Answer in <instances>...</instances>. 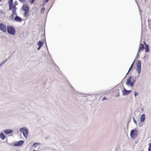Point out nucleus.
I'll list each match as a JSON object with an SVG mask.
<instances>
[{
    "label": "nucleus",
    "instance_id": "53",
    "mask_svg": "<svg viewBox=\"0 0 151 151\" xmlns=\"http://www.w3.org/2000/svg\"><path fill=\"white\" fill-rule=\"evenodd\" d=\"M43 93H42L41 94V95H42V94Z\"/></svg>",
    "mask_w": 151,
    "mask_h": 151
},
{
    "label": "nucleus",
    "instance_id": "41",
    "mask_svg": "<svg viewBox=\"0 0 151 151\" xmlns=\"http://www.w3.org/2000/svg\"><path fill=\"white\" fill-rule=\"evenodd\" d=\"M135 60H134L133 62V63H133V65H134V62H135Z\"/></svg>",
    "mask_w": 151,
    "mask_h": 151
},
{
    "label": "nucleus",
    "instance_id": "50",
    "mask_svg": "<svg viewBox=\"0 0 151 151\" xmlns=\"http://www.w3.org/2000/svg\"><path fill=\"white\" fill-rule=\"evenodd\" d=\"M141 110H142V111H143V109H142V108H141Z\"/></svg>",
    "mask_w": 151,
    "mask_h": 151
},
{
    "label": "nucleus",
    "instance_id": "16",
    "mask_svg": "<svg viewBox=\"0 0 151 151\" xmlns=\"http://www.w3.org/2000/svg\"><path fill=\"white\" fill-rule=\"evenodd\" d=\"M136 70L139 74H140L141 72V67H136Z\"/></svg>",
    "mask_w": 151,
    "mask_h": 151
},
{
    "label": "nucleus",
    "instance_id": "33",
    "mask_svg": "<svg viewBox=\"0 0 151 151\" xmlns=\"http://www.w3.org/2000/svg\"><path fill=\"white\" fill-rule=\"evenodd\" d=\"M139 54L138 53H137L136 58H139Z\"/></svg>",
    "mask_w": 151,
    "mask_h": 151
},
{
    "label": "nucleus",
    "instance_id": "7",
    "mask_svg": "<svg viewBox=\"0 0 151 151\" xmlns=\"http://www.w3.org/2000/svg\"><path fill=\"white\" fill-rule=\"evenodd\" d=\"M132 76H130L127 80L126 84L128 86H130L131 87H132V84H131V83H132Z\"/></svg>",
    "mask_w": 151,
    "mask_h": 151
},
{
    "label": "nucleus",
    "instance_id": "8",
    "mask_svg": "<svg viewBox=\"0 0 151 151\" xmlns=\"http://www.w3.org/2000/svg\"><path fill=\"white\" fill-rule=\"evenodd\" d=\"M14 14L16 15L15 17L14 18V20L15 21L17 22H21L22 21V19L20 17L17 15V14L16 12V14Z\"/></svg>",
    "mask_w": 151,
    "mask_h": 151
},
{
    "label": "nucleus",
    "instance_id": "19",
    "mask_svg": "<svg viewBox=\"0 0 151 151\" xmlns=\"http://www.w3.org/2000/svg\"><path fill=\"white\" fill-rule=\"evenodd\" d=\"M136 67H141V63L140 60H138Z\"/></svg>",
    "mask_w": 151,
    "mask_h": 151
},
{
    "label": "nucleus",
    "instance_id": "38",
    "mask_svg": "<svg viewBox=\"0 0 151 151\" xmlns=\"http://www.w3.org/2000/svg\"><path fill=\"white\" fill-rule=\"evenodd\" d=\"M41 47V46H38V47L37 48V50H39L40 49Z\"/></svg>",
    "mask_w": 151,
    "mask_h": 151
},
{
    "label": "nucleus",
    "instance_id": "20",
    "mask_svg": "<svg viewBox=\"0 0 151 151\" xmlns=\"http://www.w3.org/2000/svg\"><path fill=\"white\" fill-rule=\"evenodd\" d=\"M119 89H116L115 90V91H116L117 93V95L115 96L116 97H119Z\"/></svg>",
    "mask_w": 151,
    "mask_h": 151
},
{
    "label": "nucleus",
    "instance_id": "57",
    "mask_svg": "<svg viewBox=\"0 0 151 151\" xmlns=\"http://www.w3.org/2000/svg\"><path fill=\"white\" fill-rule=\"evenodd\" d=\"M115 151H116V150H115Z\"/></svg>",
    "mask_w": 151,
    "mask_h": 151
},
{
    "label": "nucleus",
    "instance_id": "22",
    "mask_svg": "<svg viewBox=\"0 0 151 151\" xmlns=\"http://www.w3.org/2000/svg\"><path fill=\"white\" fill-rule=\"evenodd\" d=\"M132 80V83H131V84H132V87H133L134 84L135 82V80L134 79V78L132 76V78H131Z\"/></svg>",
    "mask_w": 151,
    "mask_h": 151
},
{
    "label": "nucleus",
    "instance_id": "15",
    "mask_svg": "<svg viewBox=\"0 0 151 151\" xmlns=\"http://www.w3.org/2000/svg\"><path fill=\"white\" fill-rule=\"evenodd\" d=\"M144 45L143 44L141 43L139 45V49L141 50H143L144 49Z\"/></svg>",
    "mask_w": 151,
    "mask_h": 151
},
{
    "label": "nucleus",
    "instance_id": "54",
    "mask_svg": "<svg viewBox=\"0 0 151 151\" xmlns=\"http://www.w3.org/2000/svg\"><path fill=\"white\" fill-rule=\"evenodd\" d=\"M149 20V19H148V22Z\"/></svg>",
    "mask_w": 151,
    "mask_h": 151
},
{
    "label": "nucleus",
    "instance_id": "43",
    "mask_svg": "<svg viewBox=\"0 0 151 151\" xmlns=\"http://www.w3.org/2000/svg\"><path fill=\"white\" fill-rule=\"evenodd\" d=\"M46 48L47 49V50H48V49H47V44H46Z\"/></svg>",
    "mask_w": 151,
    "mask_h": 151
},
{
    "label": "nucleus",
    "instance_id": "27",
    "mask_svg": "<svg viewBox=\"0 0 151 151\" xmlns=\"http://www.w3.org/2000/svg\"><path fill=\"white\" fill-rule=\"evenodd\" d=\"M133 122H134L135 124H137V121L136 120V119H135V118L134 117H133Z\"/></svg>",
    "mask_w": 151,
    "mask_h": 151
},
{
    "label": "nucleus",
    "instance_id": "40",
    "mask_svg": "<svg viewBox=\"0 0 151 151\" xmlns=\"http://www.w3.org/2000/svg\"><path fill=\"white\" fill-rule=\"evenodd\" d=\"M130 71H129V70H128V71L127 72V73L126 74V76H127L128 74L129 73V72Z\"/></svg>",
    "mask_w": 151,
    "mask_h": 151
},
{
    "label": "nucleus",
    "instance_id": "28",
    "mask_svg": "<svg viewBox=\"0 0 151 151\" xmlns=\"http://www.w3.org/2000/svg\"><path fill=\"white\" fill-rule=\"evenodd\" d=\"M133 66V64L132 63L131 65L130 66L129 69V71H130L132 70V69Z\"/></svg>",
    "mask_w": 151,
    "mask_h": 151
},
{
    "label": "nucleus",
    "instance_id": "23",
    "mask_svg": "<svg viewBox=\"0 0 151 151\" xmlns=\"http://www.w3.org/2000/svg\"><path fill=\"white\" fill-rule=\"evenodd\" d=\"M45 8H44V7H43L41 9V10H40V13L41 14H42L43 13L44 11L45 10Z\"/></svg>",
    "mask_w": 151,
    "mask_h": 151
},
{
    "label": "nucleus",
    "instance_id": "3",
    "mask_svg": "<svg viewBox=\"0 0 151 151\" xmlns=\"http://www.w3.org/2000/svg\"><path fill=\"white\" fill-rule=\"evenodd\" d=\"M20 132H22L23 136L27 138L29 134V131L28 129L25 127H22L21 128L19 129Z\"/></svg>",
    "mask_w": 151,
    "mask_h": 151
},
{
    "label": "nucleus",
    "instance_id": "4",
    "mask_svg": "<svg viewBox=\"0 0 151 151\" xmlns=\"http://www.w3.org/2000/svg\"><path fill=\"white\" fill-rule=\"evenodd\" d=\"M130 137L133 139L135 138L138 134V131L136 129L132 130L130 132Z\"/></svg>",
    "mask_w": 151,
    "mask_h": 151
},
{
    "label": "nucleus",
    "instance_id": "30",
    "mask_svg": "<svg viewBox=\"0 0 151 151\" xmlns=\"http://www.w3.org/2000/svg\"><path fill=\"white\" fill-rule=\"evenodd\" d=\"M20 2L22 3H24L25 2V1H26V0H18Z\"/></svg>",
    "mask_w": 151,
    "mask_h": 151
},
{
    "label": "nucleus",
    "instance_id": "9",
    "mask_svg": "<svg viewBox=\"0 0 151 151\" xmlns=\"http://www.w3.org/2000/svg\"><path fill=\"white\" fill-rule=\"evenodd\" d=\"M22 9L24 12L29 11V7L27 4H25L22 5Z\"/></svg>",
    "mask_w": 151,
    "mask_h": 151
},
{
    "label": "nucleus",
    "instance_id": "12",
    "mask_svg": "<svg viewBox=\"0 0 151 151\" xmlns=\"http://www.w3.org/2000/svg\"><path fill=\"white\" fill-rule=\"evenodd\" d=\"M145 115L143 114H142L140 117V122H143L145 120Z\"/></svg>",
    "mask_w": 151,
    "mask_h": 151
},
{
    "label": "nucleus",
    "instance_id": "21",
    "mask_svg": "<svg viewBox=\"0 0 151 151\" xmlns=\"http://www.w3.org/2000/svg\"><path fill=\"white\" fill-rule=\"evenodd\" d=\"M12 14L9 17V18L11 20H13L14 19V15H15L14 14H13V12H12Z\"/></svg>",
    "mask_w": 151,
    "mask_h": 151
},
{
    "label": "nucleus",
    "instance_id": "56",
    "mask_svg": "<svg viewBox=\"0 0 151 151\" xmlns=\"http://www.w3.org/2000/svg\"><path fill=\"white\" fill-rule=\"evenodd\" d=\"M145 1H147V0H145Z\"/></svg>",
    "mask_w": 151,
    "mask_h": 151
},
{
    "label": "nucleus",
    "instance_id": "36",
    "mask_svg": "<svg viewBox=\"0 0 151 151\" xmlns=\"http://www.w3.org/2000/svg\"><path fill=\"white\" fill-rule=\"evenodd\" d=\"M142 50H141L139 49H138V52H137V53H138L139 54V52H140V51H142Z\"/></svg>",
    "mask_w": 151,
    "mask_h": 151
},
{
    "label": "nucleus",
    "instance_id": "49",
    "mask_svg": "<svg viewBox=\"0 0 151 151\" xmlns=\"http://www.w3.org/2000/svg\"><path fill=\"white\" fill-rule=\"evenodd\" d=\"M126 76H125V77H124V78H126Z\"/></svg>",
    "mask_w": 151,
    "mask_h": 151
},
{
    "label": "nucleus",
    "instance_id": "26",
    "mask_svg": "<svg viewBox=\"0 0 151 151\" xmlns=\"http://www.w3.org/2000/svg\"><path fill=\"white\" fill-rule=\"evenodd\" d=\"M7 59H6L4 60L3 62H2L0 64H1V65H2L7 60Z\"/></svg>",
    "mask_w": 151,
    "mask_h": 151
},
{
    "label": "nucleus",
    "instance_id": "29",
    "mask_svg": "<svg viewBox=\"0 0 151 151\" xmlns=\"http://www.w3.org/2000/svg\"><path fill=\"white\" fill-rule=\"evenodd\" d=\"M35 0H30L29 1L30 3L31 4H33Z\"/></svg>",
    "mask_w": 151,
    "mask_h": 151
},
{
    "label": "nucleus",
    "instance_id": "39",
    "mask_svg": "<svg viewBox=\"0 0 151 151\" xmlns=\"http://www.w3.org/2000/svg\"><path fill=\"white\" fill-rule=\"evenodd\" d=\"M149 147H151V143H149Z\"/></svg>",
    "mask_w": 151,
    "mask_h": 151
},
{
    "label": "nucleus",
    "instance_id": "45",
    "mask_svg": "<svg viewBox=\"0 0 151 151\" xmlns=\"http://www.w3.org/2000/svg\"><path fill=\"white\" fill-rule=\"evenodd\" d=\"M141 26H142V23L141 24Z\"/></svg>",
    "mask_w": 151,
    "mask_h": 151
},
{
    "label": "nucleus",
    "instance_id": "6",
    "mask_svg": "<svg viewBox=\"0 0 151 151\" xmlns=\"http://www.w3.org/2000/svg\"><path fill=\"white\" fill-rule=\"evenodd\" d=\"M24 142L23 140H20L18 141H17L14 143L13 145L15 147H19L22 145Z\"/></svg>",
    "mask_w": 151,
    "mask_h": 151
},
{
    "label": "nucleus",
    "instance_id": "52",
    "mask_svg": "<svg viewBox=\"0 0 151 151\" xmlns=\"http://www.w3.org/2000/svg\"><path fill=\"white\" fill-rule=\"evenodd\" d=\"M1 64H0V67H1Z\"/></svg>",
    "mask_w": 151,
    "mask_h": 151
},
{
    "label": "nucleus",
    "instance_id": "14",
    "mask_svg": "<svg viewBox=\"0 0 151 151\" xmlns=\"http://www.w3.org/2000/svg\"><path fill=\"white\" fill-rule=\"evenodd\" d=\"M44 44V43L43 41L40 40L37 43V45L38 46H40L42 47Z\"/></svg>",
    "mask_w": 151,
    "mask_h": 151
},
{
    "label": "nucleus",
    "instance_id": "24",
    "mask_svg": "<svg viewBox=\"0 0 151 151\" xmlns=\"http://www.w3.org/2000/svg\"><path fill=\"white\" fill-rule=\"evenodd\" d=\"M150 51V50L149 48V47L148 48H145V52H149Z\"/></svg>",
    "mask_w": 151,
    "mask_h": 151
},
{
    "label": "nucleus",
    "instance_id": "25",
    "mask_svg": "<svg viewBox=\"0 0 151 151\" xmlns=\"http://www.w3.org/2000/svg\"><path fill=\"white\" fill-rule=\"evenodd\" d=\"M143 42L145 44V48H148L149 47V45L148 44H147L145 43V41H144Z\"/></svg>",
    "mask_w": 151,
    "mask_h": 151
},
{
    "label": "nucleus",
    "instance_id": "1",
    "mask_svg": "<svg viewBox=\"0 0 151 151\" xmlns=\"http://www.w3.org/2000/svg\"><path fill=\"white\" fill-rule=\"evenodd\" d=\"M13 1V0H9L8 1L9 10H12L13 14H16V11L17 9L16 6L18 4V3L17 1H14V4Z\"/></svg>",
    "mask_w": 151,
    "mask_h": 151
},
{
    "label": "nucleus",
    "instance_id": "47",
    "mask_svg": "<svg viewBox=\"0 0 151 151\" xmlns=\"http://www.w3.org/2000/svg\"><path fill=\"white\" fill-rule=\"evenodd\" d=\"M8 59H10V57H9L8 58Z\"/></svg>",
    "mask_w": 151,
    "mask_h": 151
},
{
    "label": "nucleus",
    "instance_id": "44",
    "mask_svg": "<svg viewBox=\"0 0 151 151\" xmlns=\"http://www.w3.org/2000/svg\"><path fill=\"white\" fill-rule=\"evenodd\" d=\"M129 122H128V123H127V127H128V124H129Z\"/></svg>",
    "mask_w": 151,
    "mask_h": 151
},
{
    "label": "nucleus",
    "instance_id": "17",
    "mask_svg": "<svg viewBox=\"0 0 151 151\" xmlns=\"http://www.w3.org/2000/svg\"><path fill=\"white\" fill-rule=\"evenodd\" d=\"M29 12V11H24V13L23 14L24 16L25 17H28L29 15V14H28Z\"/></svg>",
    "mask_w": 151,
    "mask_h": 151
},
{
    "label": "nucleus",
    "instance_id": "55",
    "mask_svg": "<svg viewBox=\"0 0 151 151\" xmlns=\"http://www.w3.org/2000/svg\"><path fill=\"white\" fill-rule=\"evenodd\" d=\"M2 0H0V1H2Z\"/></svg>",
    "mask_w": 151,
    "mask_h": 151
},
{
    "label": "nucleus",
    "instance_id": "5",
    "mask_svg": "<svg viewBox=\"0 0 151 151\" xmlns=\"http://www.w3.org/2000/svg\"><path fill=\"white\" fill-rule=\"evenodd\" d=\"M7 27L6 25L4 24L0 23V30L3 32H6V31Z\"/></svg>",
    "mask_w": 151,
    "mask_h": 151
},
{
    "label": "nucleus",
    "instance_id": "35",
    "mask_svg": "<svg viewBox=\"0 0 151 151\" xmlns=\"http://www.w3.org/2000/svg\"><path fill=\"white\" fill-rule=\"evenodd\" d=\"M148 151H151V147H148Z\"/></svg>",
    "mask_w": 151,
    "mask_h": 151
},
{
    "label": "nucleus",
    "instance_id": "37",
    "mask_svg": "<svg viewBox=\"0 0 151 151\" xmlns=\"http://www.w3.org/2000/svg\"><path fill=\"white\" fill-rule=\"evenodd\" d=\"M139 127H142V125L140 123H139Z\"/></svg>",
    "mask_w": 151,
    "mask_h": 151
},
{
    "label": "nucleus",
    "instance_id": "51",
    "mask_svg": "<svg viewBox=\"0 0 151 151\" xmlns=\"http://www.w3.org/2000/svg\"><path fill=\"white\" fill-rule=\"evenodd\" d=\"M76 94H78V92H76Z\"/></svg>",
    "mask_w": 151,
    "mask_h": 151
},
{
    "label": "nucleus",
    "instance_id": "42",
    "mask_svg": "<svg viewBox=\"0 0 151 151\" xmlns=\"http://www.w3.org/2000/svg\"><path fill=\"white\" fill-rule=\"evenodd\" d=\"M70 85L71 86V87L73 88V87H72V86L70 84Z\"/></svg>",
    "mask_w": 151,
    "mask_h": 151
},
{
    "label": "nucleus",
    "instance_id": "13",
    "mask_svg": "<svg viewBox=\"0 0 151 151\" xmlns=\"http://www.w3.org/2000/svg\"><path fill=\"white\" fill-rule=\"evenodd\" d=\"M6 136L4 135V134L3 132H1L0 134V138L2 140H4L6 138Z\"/></svg>",
    "mask_w": 151,
    "mask_h": 151
},
{
    "label": "nucleus",
    "instance_id": "18",
    "mask_svg": "<svg viewBox=\"0 0 151 151\" xmlns=\"http://www.w3.org/2000/svg\"><path fill=\"white\" fill-rule=\"evenodd\" d=\"M40 143L37 142H35L32 145V147L35 148L37 147L39 145H40Z\"/></svg>",
    "mask_w": 151,
    "mask_h": 151
},
{
    "label": "nucleus",
    "instance_id": "10",
    "mask_svg": "<svg viewBox=\"0 0 151 151\" xmlns=\"http://www.w3.org/2000/svg\"><path fill=\"white\" fill-rule=\"evenodd\" d=\"M131 90H126L124 87H123L122 93V94L124 96H126L129 94L131 93Z\"/></svg>",
    "mask_w": 151,
    "mask_h": 151
},
{
    "label": "nucleus",
    "instance_id": "46",
    "mask_svg": "<svg viewBox=\"0 0 151 151\" xmlns=\"http://www.w3.org/2000/svg\"><path fill=\"white\" fill-rule=\"evenodd\" d=\"M145 58V55H144V58Z\"/></svg>",
    "mask_w": 151,
    "mask_h": 151
},
{
    "label": "nucleus",
    "instance_id": "48",
    "mask_svg": "<svg viewBox=\"0 0 151 151\" xmlns=\"http://www.w3.org/2000/svg\"><path fill=\"white\" fill-rule=\"evenodd\" d=\"M32 151H37L35 150H33Z\"/></svg>",
    "mask_w": 151,
    "mask_h": 151
},
{
    "label": "nucleus",
    "instance_id": "32",
    "mask_svg": "<svg viewBox=\"0 0 151 151\" xmlns=\"http://www.w3.org/2000/svg\"><path fill=\"white\" fill-rule=\"evenodd\" d=\"M49 0H43V4H44L45 3H47L49 1Z\"/></svg>",
    "mask_w": 151,
    "mask_h": 151
},
{
    "label": "nucleus",
    "instance_id": "31",
    "mask_svg": "<svg viewBox=\"0 0 151 151\" xmlns=\"http://www.w3.org/2000/svg\"><path fill=\"white\" fill-rule=\"evenodd\" d=\"M138 94V93L136 91L134 93V96L136 97Z\"/></svg>",
    "mask_w": 151,
    "mask_h": 151
},
{
    "label": "nucleus",
    "instance_id": "11",
    "mask_svg": "<svg viewBox=\"0 0 151 151\" xmlns=\"http://www.w3.org/2000/svg\"><path fill=\"white\" fill-rule=\"evenodd\" d=\"M12 130L10 129H6L4 130V132L6 134H8L12 133L13 132Z\"/></svg>",
    "mask_w": 151,
    "mask_h": 151
},
{
    "label": "nucleus",
    "instance_id": "2",
    "mask_svg": "<svg viewBox=\"0 0 151 151\" xmlns=\"http://www.w3.org/2000/svg\"><path fill=\"white\" fill-rule=\"evenodd\" d=\"M6 30L9 34L14 35L15 34V29L13 26L10 25L7 26Z\"/></svg>",
    "mask_w": 151,
    "mask_h": 151
},
{
    "label": "nucleus",
    "instance_id": "34",
    "mask_svg": "<svg viewBox=\"0 0 151 151\" xmlns=\"http://www.w3.org/2000/svg\"><path fill=\"white\" fill-rule=\"evenodd\" d=\"M107 99L106 98V97H103V98L102 99V100L103 101L104 100H106Z\"/></svg>",
    "mask_w": 151,
    "mask_h": 151
}]
</instances>
